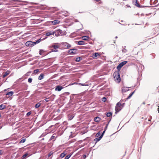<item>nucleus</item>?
Instances as JSON below:
<instances>
[{"label":"nucleus","mask_w":159,"mask_h":159,"mask_svg":"<svg viewBox=\"0 0 159 159\" xmlns=\"http://www.w3.org/2000/svg\"><path fill=\"white\" fill-rule=\"evenodd\" d=\"M119 71L118 70L116 71L113 74L114 80L117 82H119L120 81V78L119 73Z\"/></svg>","instance_id":"nucleus-1"},{"label":"nucleus","mask_w":159,"mask_h":159,"mask_svg":"<svg viewBox=\"0 0 159 159\" xmlns=\"http://www.w3.org/2000/svg\"><path fill=\"white\" fill-rule=\"evenodd\" d=\"M54 31L55 36L57 37L60 35H62L63 34L62 31L60 29H58L57 30Z\"/></svg>","instance_id":"nucleus-2"},{"label":"nucleus","mask_w":159,"mask_h":159,"mask_svg":"<svg viewBox=\"0 0 159 159\" xmlns=\"http://www.w3.org/2000/svg\"><path fill=\"white\" fill-rule=\"evenodd\" d=\"M127 62V61H124L121 62L119 64L117 67V68L118 70L120 71L121 68L125 65Z\"/></svg>","instance_id":"nucleus-3"},{"label":"nucleus","mask_w":159,"mask_h":159,"mask_svg":"<svg viewBox=\"0 0 159 159\" xmlns=\"http://www.w3.org/2000/svg\"><path fill=\"white\" fill-rule=\"evenodd\" d=\"M77 49H73L69 50L68 52L70 54H75L76 53Z\"/></svg>","instance_id":"nucleus-4"},{"label":"nucleus","mask_w":159,"mask_h":159,"mask_svg":"<svg viewBox=\"0 0 159 159\" xmlns=\"http://www.w3.org/2000/svg\"><path fill=\"white\" fill-rule=\"evenodd\" d=\"M32 154H30L29 152H27L22 157V158L23 159H24L26 157H28L30 156H31Z\"/></svg>","instance_id":"nucleus-5"},{"label":"nucleus","mask_w":159,"mask_h":159,"mask_svg":"<svg viewBox=\"0 0 159 159\" xmlns=\"http://www.w3.org/2000/svg\"><path fill=\"white\" fill-rule=\"evenodd\" d=\"M33 42L30 41H27L25 43V44L26 46L29 47L33 46Z\"/></svg>","instance_id":"nucleus-6"},{"label":"nucleus","mask_w":159,"mask_h":159,"mask_svg":"<svg viewBox=\"0 0 159 159\" xmlns=\"http://www.w3.org/2000/svg\"><path fill=\"white\" fill-rule=\"evenodd\" d=\"M133 4L139 7H141V6L138 2L137 0H134L133 1Z\"/></svg>","instance_id":"nucleus-7"},{"label":"nucleus","mask_w":159,"mask_h":159,"mask_svg":"<svg viewBox=\"0 0 159 159\" xmlns=\"http://www.w3.org/2000/svg\"><path fill=\"white\" fill-rule=\"evenodd\" d=\"M63 88L61 86L58 85L56 87L55 89L56 91H60Z\"/></svg>","instance_id":"nucleus-8"},{"label":"nucleus","mask_w":159,"mask_h":159,"mask_svg":"<svg viewBox=\"0 0 159 159\" xmlns=\"http://www.w3.org/2000/svg\"><path fill=\"white\" fill-rule=\"evenodd\" d=\"M10 73V71L9 70H7V71L5 73H4L3 75H2V77L3 78H5V77H6L7 75H8Z\"/></svg>","instance_id":"nucleus-9"},{"label":"nucleus","mask_w":159,"mask_h":159,"mask_svg":"<svg viewBox=\"0 0 159 159\" xmlns=\"http://www.w3.org/2000/svg\"><path fill=\"white\" fill-rule=\"evenodd\" d=\"M60 21L58 20H56L52 21V23L53 25H55L59 24Z\"/></svg>","instance_id":"nucleus-10"},{"label":"nucleus","mask_w":159,"mask_h":159,"mask_svg":"<svg viewBox=\"0 0 159 159\" xmlns=\"http://www.w3.org/2000/svg\"><path fill=\"white\" fill-rule=\"evenodd\" d=\"M54 31H50L47 33L46 34V35L47 36H49L51 35H54Z\"/></svg>","instance_id":"nucleus-11"},{"label":"nucleus","mask_w":159,"mask_h":159,"mask_svg":"<svg viewBox=\"0 0 159 159\" xmlns=\"http://www.w3.org/2000/svg\"><path fill=\"white\" fill-rule=\"evenodd\" d=\"M129 88L123 87L122 88V91L123 92H125L129 90Z\"/></svg>","instance_id":"nucleus-12"},{"label":"nucleus","mask_w":159,"mask_h":159,"mask_svg":"<svg viewBox=\"0 0 159 159\" xmlns=\"http://www.w3.org/2000/svg\"><path fill=\"white\" fill-rule=\"evenodd\" d=\"M121 110V108L119 107L116 106L115 107V113L116 114L118 112Z\"/></svg>","instance_id":"nucleus-13"},{"label":"nucleus","mask_w":159,"mask_h":159,"mask_svg":"<svg viewBox=\"0 0 159 159\" xmlns=\"http://www.w3.org/2000/svg\"><path fill=\"white\" fill-rule=\"evenodd\" d=\"M41 39H40L37 40L36 41L33 42V46L35 45V44L39 43L41 41Z\"/></svg>","instance_id":"nucleus-14"},{"label":"nucleus","mask_w":159,"mask_h":159,"mask_svg":"<svg viewBox=\"0 0 159 159\" xmlns=\"http://www.w3.org/2000/svg\"><path fill=\"white\" fill-rule=\"evenodd\" d=\"M100 55L99 53L98 52H95L94 54H93V58H95L97 57H100Z\"/></svg>","instance_id":"nucleus-15"},{"label":"nucleus","mask_w":159,"mask_h":159,"mask_svg":"<svg viewBox=\"0 0 159 159\" xmlns=\"http://www.w3.org/2000/svg\"><path fill=\"white\" fill-rule=\"evenodd\" d=\"M44 74H41L39 76L38 79L39 80H41L44 78Z\"/></svg>","instance_id":"nucleus-16"},{"label":"nucleus","mask_w":159,"mask_h":159,"mask_svg":"<svg viewBox=\"0 0 159 159\" xmlns=\"http://www.w3.org/2000/svg\"><path fill=\"white\" fill-rule=\"evenodd\" d=\"M65 47L67 48H69L71 47V45L67 43H64Z\"/></svg>","instance_id":"nucleus-17"},{"label":"nucleus","mask_w":159,"mask_h":159,"mask_svg":"<svg viewBox=\"0 0 159 159\" xmlns=\"http://www.w3.org/2000/svg\"><path fill=\"white\" fill-rule=\"evenodd\" d=\"M13 91H11L7 92L6 94V95H9V97L11 96L13 94Z\"/></svg>","instance_id":"nucleus-18"},{"label":"nucleus","mask_w":159,"mask_h":159,"mask_svg":"<svg viewBox=\"0 0 159 159\" xmlns=\"http://www.w3.org/2000/svg\"><path fill=\"white\" fill-rule=\"evenodd\" d=\"M51 48H53L54 49H56L59 48V46L58 45H52L50 46Z\"/></svg>","instance_id":"nucleus-19"},{"label":"nucleus","mask_w":159,"mask_h":159,"mask_svg":"<svg viewBox=\"0 0 159 159\" xmlns=\"http://www.w3.org/2000/svg\"><path fill=\"white\" fill-rule=\"evenodd\" d=\"M82 39L84 40H87L88 39L89 37L88 36H83L82 37Z\"/></svg>","instance_id":"nucleus-20"},{"label":"nucleus","mask_w":159,"mask_h":159,"mask_svg":"<svg viewBox=\"0 0 159 159\" xmlns=\"http://www.w3.org/2000/svg\"><path fill=\"white\" fill-rule=\"evenodd\" d=\"M84 42L83 41H80L78 42V44L82 45L84 44Z\"/></svg>","instance_id":"nucleus-21"},{"label":"nucleus","mask_w":159,"mask_h":159,"mask_svg":"<svg viewBox=\"0 0 159 159\" xmlns=\"http://www.w3.org/2000/svg\"><path fill=\"white\" fill-rule=\"evenodd\" d=\"M56 134H53L51 136L50 139V140H51L56 138L57 137V136H56Z\"/></svg>","instance_id":"nucleus-22"},{"label":"nucleus","mask_w":159,"mask_h":159,"mask_svg":"<svg viewBox=\"0 0 159 159\" xmlns=\"http://www.w3.org/2000/svg\"><path fill=\"white\" fill-rule=\"evenodd\" d=\"M100 119L99 117H96L94 118V120L95 122H99L100 121Z\"/></svg>","instance_id":"nucleus-23"},{"label":"nucleus","mask_w":159,"mask_h":159,"mask_svg":"<svg viewBox=\"0 0 159 159\" xmlns=\"http://www.w3.org/2000/svg\"><path fill=\"white\" fill-rule=\"evenodd\" d=\"M50 101V98H45V99L43 100V101L44 102H49Z\"/></svg>","instance_id":"nucleus-24"},{"label":"nucleus","mask_w":159,"mask_h":159,"mask_svg":"<svg viewBox=\"0 0 159 159\" xmlns=\"http://www.w3.org/2000/svg\"><path fill=\"white\" fill-rule=\"evenodd\" d=\"M135 91H134L132 93H131L128 96V97L127 98V99H129L132 96V95H133V94L135 92Z\"/></svg>","instance_id":"nucleus-25"},{"label":"nucleus","mask_w":159,"mask_h":159,"mask_svg":"<svg viewBox=\"0 0 159 159\" xmlns=\"http://www.w3.org/2000/svg\"><path fill=\"white\" fill-rule=\"evenodd\" d=\"M41 105V103L40 102H39L38 103H37L35 105V107L36 108H38V107H39Z\"/></svg>","instance_id":"nucleus-26"},{"label":"nucleus","mask_w":159,"mask_h":159,"mask_svg":"<svg viewBox=\"0 0 159 159\" xmlns=\"http://www.w3.org/2000/svg\"><path fill=\"white\" fill-rule=\"evenodd\" d=\"M5 107V106L3 104H1L0 105V110H2L4 109Z\"/></svg>","instance_id":"nucleus-27"},{"label":"nucleus","mask_w":159,"mask_h":159,"mask_svg":"<svg viewBox=\"0 0 159 159\" xmlns=\"http://www.w3.org/2000/svg\"><path fill=\"white\" fill-rule=\"evenodd\" d=\"M66 155V154L65 153L63 152L61 153V154H60V157H61V158H62L64 157Z\"/></svg>","instance_id":"nucleus-28"},{"label":"nucleus","mask_w":159,"mask_h":159,"mask_svg":"<svg viewBox=\"0 0 159 159\" xmlns=\"http://www.w3.org/2000/svg\"><path fill=\"white\" fill-rule=\"evenodd\" d=\"M26 141V139H24L23 138L21 140V141L20 142V143H24Z\"/></svg>","instance_id":"nucleus-29"},{"label":"nucleus","mask_w":159,"mask_h":159,"mask_svg":"<svg viewBox=\"0 0 159 159\" xmlns=\"http://www.w3.org/2000/svg\"><path fill=\"white\" fill-rule=\"evenodd\" d=\"M47 134L46 133H43L39 137V138H41L42 137H43L45 136Z\"/></svg>","instance_id":"nucleus-30"},{"label":"nucleus","mask_w":159,"mask_h":159,"mask_svg":"<svg viewBox=\"0 0 159 159\" xmlns=\"http://www.w3.org/2000/svg\"><path fill=\"white\" fill-rule=\"evenodd\" d=\"M112 115V113L111 112H108L106 114V116L107 117H110Z\"/></svg>","instance_id":"nucleus-31"},{"label":"nucleus","mask_w":159,"mask_h":159,"mask_svg":"<svg viewBox=\"0 0 159 159\" xmlns=\"http://www.w3.org/2000/svg\"><path fill=\"white\" fill-rule=\"evenodd\" d=\"M102 137L100 136L99 137L95 139V140H96L97 142L99 141L102 138Z\"/></svg>","instance_id":"nucleus-32"},{"label":"nucleus","mask_w":159,"mask_h":159,"mask_svg":"<svg viewBox=\"0 0 159 159\" xmlns=\"http://www.w3.org/2000/svg\"><path fill=\"white\" fill-rule=\"evenodd\" d=\"M124 104L123 103L122 104H121L120 103V102H118L117 103L116 106L119 107H120V106L121 105H122Z\"/></svg>","instance_id":"nucleus-33"},{"label":"nucleus","mask_w":159,"mask_h":159,"mask_svg":"<svg viewBox=\"0 0 159 159\" xmlns=\"http://www.w3.org/2000/svg\"><path fill=\"white\" fill-rule=\"evenodd\" d=\"M39 71V69H37L36 70H35L34 71V74H37L38 72Z\"/></svg>","instance_id":"nucleus-34"},{"label":"nucleus","mask_w":159,"mask_h":159,"mask_svg":"<svg viewBox=\"0 0 159 159\" xmlns=\"http://www.w3.org/2000/svg\"><path fill=\"white\" fill-rule=\"evenodd\" d=\"M71 156V155L70 154L68 155L64 159H69L70 157Z\"/></svg>","instance_id":"nucleus-35"},{"label":"nucleus","mask_w":159,"mask_h":159,"mask_svg":"<svg viewBox=\"0 0 159 159\" xmlns=\"http://www.w3.org/2000/svg\"><path fill=\"white\" fill-rule=\"evenodd\" d=\"M32 78H29L28 80V82L29 83H30L32 82Z\"/></svg>","instance_id":"nucleus-36"},{"label":"nucleus","mask_w":159,"mask_h":159,"mask_svg":"<svg viewBox=\"0 0 159 159\" xmlns=\"http://www.w3.org/2000/svg\"><path fill=\"white\" fill-rule=\"evenodd\" d=\"M80 85H81L82 86H87L88 85L87 84H81V83H80L79 84Z\"/></svg>","instance_id":"nucleus-37"},{"label":"nucleus","mask_w":159,"mask_h":159,"mask_svg":"<svg viewBox=\"0 0 159 159\" xmlns=\"http://www.w3.org/2000/svg\"><path fill=\"white\" fill-rule=\"evenodd\" d=\"M43 52V50H40L39 51V54L40 55H41L42 54V53Z\"/></svg>","instance_id":"nucleus-38"},{"label":"nucleus","mask_w":159,"mask_h":159,"mask_svg":"<svg viewBox=\"0 0 159 159\" xmlns=\"http://www.w3.org/2000/svg\"><path fill=\"white\" fill-rule=\"evenodd\" d=\"M80 57H79L76 58V61H77L79 62L80 61Z\"/></svg>","instance_id":"nucleus-39"},{"label":"nucleus","mask_w":159,"mask_h":159,"mask_svg":"<svg viewBox=\"0 0 159 159\" xmlns=\"http://www.w3.org/2000/svg\"><path fill=\"white\" fill-rule=\"evenodd\" d=\"M110 121H109L108 123L106 125V126L104 130H107V127H108V125L109 124V123Z\"/></svg>","instance_id":"nucleus-40"},{"label":"nucleus","mask_w":159,"mask_h":159,"mask_svg":"<svg viewBox=\"0 0 159 159\" xmlns=\"http://www.w3.org/2000/svg\"><path fill=\"white\" fill-rule=\"evenodd\" d=\"M100 132H98L96 134V136L97 137H98L100 135Z\"/></svg>","instance_id":"nucleus-41"},{"label":"nucleus","mask_w":159,"mask_h":159,"mask_svg":"<svg viewBox=\"0 0 159 159\" xmlns=\"http://www.w3.org/2000/svg\"><path fill=\"white\" fill-rule=\"evenodd\" d=\"M4 153V151L2 150H0V155H2Z\"/></svg>","instance_id":"nucleus-42"},{"label":"nucleus","mask_w":159,"mask_h":159,"mask_svg":"<svg viewBox=\"0 0 159 159\" xmlns=\"http://www.w3.org/2000/svg\"><path fill=\"white\" fill-rule=\"evenodd\" d=\"M31 114V111H29V112H28L27 114H26V115L28 116H30V114Z\"/></svg>","instance_id":"nucleus-43"},{"label":"nucleus","mask_w":159,"mask_h":159,"mask_svg":"<svg viewBox=\"0 0 159 159\" xmlns=\"http://www.w3.org/2000/svg\"><path fill=\"white\" fill-rule=\"evenodd\" d=\"M122 52L124 53H125L127 52V50L125 49H124L122 50Z\"/></svg>","instance_id":"nucleus-44"},{"label":"nucleus","mask_w":159,"mask_h":159,"mask_svg":"<svg viewBox=\"0 0 159 159\" xmlns=\"http://www.w3.org/2000/svg\"><path fill=\"white\" fill-rule=\"evenodd\" d=\"M106 131V130H104L103 131V132L102 133V134L100 136L101 137H102V136H103V135L104 134V133H105V131Z\"/></svg>","instance_id":"nucleus-45"},{"label":"nucleus","mask_w":159,"mask_h":159,"mask_svg":"<svg viewBox=\"0 0 159 159\" xmlns=\"http://www.w3.org/2000/svg\"><path fill=\"white\" fill-rule=\"evenodd\" d=\"M102 101H104V102H105V100L106 99V98L105 97H103V98H102Z\"/></svg>","instance_id":"nucleus-46"},{"label":"nucleus","mask_w":159,"mask_h":159,"mask_svg":"<svg viewBox=\"0 0 159 159\" xmlns=\"http://www.w3.org/2000/svg\"><path fill=\"white\" fill-rule=\"evenodd\" d=\"M83 158H85L86 157V156L85 155H84L83 156Z\"/></svg>","instance_id":"nucleus-47"},{"label":"nucleus","mask_w":159,"mask_h":159,"mask_svg":"<svg viewBox=\"0 0 159 159\" xmlns=\"http://www.w3.org/2000/svg\"><path fill=\"white\" fill-rule=\"evenodd\" d=\"M53 51V52H57V50H55L53 51Z\"/></svg>","instance_id":"nucleus-48"},{"label":"nucleus","mask_w":159,"mask_h":159,"mask_svg":"<svg viewBox=\"0 0 159 159\" xmlns=\"http://www.w3.org/2000/svg\"><path fill=\"white\" fill-rule=\"evenodd\" d=\"M51 156V154H49L48 155V157H49Z\"/></svg>","instance_id":"nucleus-49"},{"label":"nucleus","mask_w":159,"mask_h":159,"mask_svg":"<svg viewBox=\"0 0 159 159\" xmlns=\"http://www.w3.org/2000/svg\"><path fill=\"white\" fill-rule=\"evenodd\" d=\"M95 0L97 2H98V1H99L100 0Z\"/></svg>","instance_id":"nucleus-50"},{"label":"nucleus","mask_w":159,"mask_h":159,"mask_svg":"<svg viewBox=\"0 0 159 159\" xmlns=\"http://www.w3.org/2000/svg\"><path fill=\"white\" fill-rule=\"evenodd\" d=\"M158 109H159V106H158ZM158 112H159V110H158Z\"/></svg>","instance_id":"nucleus-51"},{"label":"nucleus","mask_w":159,"mask_h":159,"mask_svg":"<svg viewBox=\"0 0 159 159\" xmlns=\"http://www.w3.org/2000/svg\"><path fill=\"white\" fill-rule=\"evenodd\" d=\"M115 38H116V39L117 38V36H116V37H115Z\"/></svg>","instance_id":"nucleus-52"},{"label":"nucleus","mask_w":159,"mask_h":159,"mask_svg":"<svg viewBox=\"0 0 159 159\" xmlns=\"http://www.w3.org/2000/svg\"><path fill=\"white\" fill-rule=\"evenodd\" d=\"M1 117V113H0V117Z\"/></svg>","instance_id":"nucleus-53"},{"label":"nucleus","mask_w":159,"mask_h":159,"mask_svg":"<svg viewBox=\"0 0 159 159\" xmlns=\"http://www.w3.org/2000/svg\"><path fill=\"white\" fill-rule=\"evenodd\" d=\"M44 139V138H43V139H42V140H43Z\"/></svg>","instance_id":"nucleus-54"},{"label":"nucleus","mask_w":159,"mask_h":159,"mask_svg":"<svg viewBox=\"0 0 159 159\" xmlns=\"http://www.w3.org/2000/svg\"><path fill=\"white\" fill-rule=\"evenodd\" d=\"M70 138H72V137H71L70 136Z\"/></svg>","instance_id":"nucleus-55"}]
</instances>
